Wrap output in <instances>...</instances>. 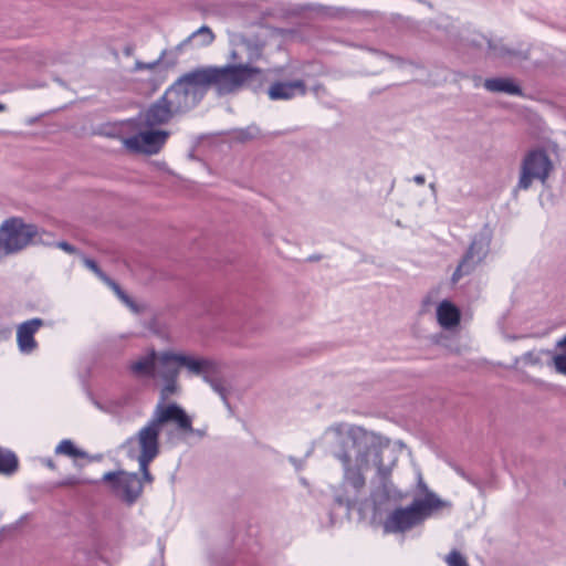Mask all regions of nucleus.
<instances>
[{"label":"nucleus","instance_id":"f257e3e1","mask_svg":"<svg viewBox=\"0 0 566 566\" xmlns=\"http://www.w3.org/2000/svg\"><path fill=\"white\" fill-rule=\"evenodd\" d=\"M342 449L336 453L344 469V484L359 494L366 485L364 471L369 458L379 455L376 438L361 428H352L342 440Z\"/></svg>","mask_w":566,"mask_h":566},{"label":"nucleus","instance_id":"6ab92c4d","mask_svg":"<svg viewBox=\"0 0 566 566\" xmlns=\"http://www.w3.org/2000/svg\"><path fill=\"white\" fill-rule=\"evenodd\" d=\"M55 452L57 454H63L69 458H72L74 460L87 458V453L85 451L76 448L75 444L69 439L62 440L57 444Z\"/></svg>","mask_w":566,"mask_h":566},{"label":"nucleus","instance_id":"393cba45","mask_svg":"<svg viewBox=\"0 0 566 566\" xmlns=\"http://www.w3.org/2000/svg\"><path fill=\"white\" fill-rule=\"evenodd\" d=\"M139 469L143 475V481L147 483H151L154 481V478L149 471V464L151 462L144 463V459H138Z\"/></svg>","mask_w":566,"mask_h":566},{"label":"nucleus","instance_id":"c756f323","mask_svg":"<svg viewBox=\"0 0 566 566\" xmlns=\"http://www.w3.org/2000/svg\"><path fill=\"white\" fill-rule=\"evenodd\" d=\"M413 179H415V181H416L418 185H423V184H424V181H426V179H424V177H423L422 175H417V176H415V178H413Z\"/></svg>","mask_w":566,"mask_h":566},{"label":"nucleus","instance_id":"f8f14e48","mask_svg":"<svg viewBox=\"0 0 566 566\" xmlns=\"http://www.w3.org/2000/svg\"><path fill=\"white\" fill-rule=\"evenodd\" d=\"M484 254L481 243L473 240L452 274V283H458L463 276L472 273L475 266L483 260Z\"/></svg>","mask_w":566,"mask_h":566},{"label":"nucleus","instance_id":"bb28decb","mask_svg":"<svg viewBox=\"0 0 566 566\" xmlns=\"http://www.w3.org/2000/svg\"><path fill=\"white\" fill-rule=\"evenodd\" d=\"M157 64H158V62L144 63V62L137 61L135 64V69L136 70H153Z\"/></svg>","mask_w":566,"mask_h":566},{"label":"nucleus","instance_id":"b1692460","mask_svg":"<svg viewBox=\"0 0 566 566\" xmlns=\"http://www.w3.org/2000/svg\"><path fill=\"white\" fill-rule=\"evenodd\" d=\"M553 366L559 374H566V354H558L553 356Z\"/></svg>","mask_w":566,"mask_h":566},{"label":"nucleus","instance_id":"cd10ccee","mask_svg":"<svg viewBox=\"0 0 566 566\" xmlns=\"http://www.w3.org/2000/svg\"><path fill=\"white\" fill-rule=\"evenodd\" d=\"M85 263H86V265H87L92 271H94L95 273H97V274L102 275V274H101V271H99V269H98V266H97V264H96V262H95V261H93V260H86V261H85Z\"/></svg>","mask_w":566,"mask_h":566},{"label":"nucleus","instance_id":"c85d7f7f","mask_svg":"<svg viewBox=\"0 0 566 566\" xmlns=\"http://www.w3.org/2000/svg\"><path fill=\"white\" fill-rule=\"evenodd\" d=\"M57 245L67 253H73L75 251V249L67 242H60Z\"/></svg>","mask_w":566,"mask_h":566},{"label":"nucleus","instance_id":"a878e982","mask_svg":"<svg viewBox=\"0 0 566 566\" xmlns=\"http://www.w3.org/2000/svg\"><path fill=\"white\" fill-rule=\"evenodd\" d=\"M111 285L113 286L116 294L120 297V300H123L127 305L133 306V303L129 300V297L119 289L117 284L112 282Z\"/></svg>","mask_w":566,"mask_h":566},{"label":"nucleus","instance_id":"412c9836","mask_svg":"<svg viewBox=\"0 0 566 566\" xmlns=\"http://www.w3.org/2000/svg\"><path fill=\"white\" fill-rule=\"evenodd\" d=\"M192 38H200V44L202 46H208L212 44L214 41V34L209 27H201L196 32L192 33Z\"/></svg>","mask_w":566,"mask_h":566},{"label":"nucleus","instance_id":"f03ea898","mask_svg":"<svg viewBox=\"0 0 566 566\" xmlns=\"http://www.w3.org/2000/svg\"><path fill=\"white\" fill-rule=\"evenodd\" d=\"M261 73V69L250 64L207 66L193 70L191 80L200 90L213 87L219 95H227L237 92Z\"/></svg>","mask_w":566,"mask_h":566},{"label":"nucleus","instance_id":"473e14b6","mask_svg":"<svg viewBox=\"0 0 566 566\" xmlns=\"http://www.w3.org/2000/svg\"><path fill=\"white\" fill-rule=\"evenodd\" d=\"M6 109V106L3 104H0V112H3Z\"/></svg>","mask_w":566,"mask_h":566},{"label":"nucleus","instance_id":"20e7f679","mask_svg":"<svg viewBox=\"0 0 566 566\" xmlns=\"http://www.w3.org/2000/svg\"><path fill=\"white\" fill-rule=\"evenodd\" d=\"M181 367L193 375H201L209 370L210 361L174 352L157 353L156 371L161 379L178 377Z\"/></svg>","mask_w":566,"mask_h":566},{"label":"nucleus","instance_id":"1a4fd4ad","mask_svg":"<svg viewBox=\"0 0 566 566\" xmlns=\"http://www.w3.org/2000/svg\"><path fill=\"white\" fill-rule=\"evenodd\" d=\"M168 137L167 130H146L126 138L124 143L132 151L154 155L160 151Z\"/></svg>","mask_w":566,"mask_h":566},{"label":"nucleus","instance_id":"9d476101","mask_svg":"<svg viewBox=\"0 0 566 566\" xmlns=\"http://www.w3.org/2000/svg\"><path fill=\"white\" fill-rule=\"evenodd\" d=\"M161 427L153 418L136 434L140 453L138 459H144V463L151 462L159 453V436Z\"/></svg>","mask_w":566,"mask_h":566},{"label":"nucleus","instance_id":"6e6552de","mask_svg":"<svg viewBox=\"0 0 566 566\" xmlns=\"http://www.w3.org/2000/svg\"><path fill=\"white\" fill-rule=\"evenodd\" d=\"M103 480L109 482L113 490L127 503L135 502L143 492V481L136 473L107 472Z\"/></svg>","mask_w":566,"mask_h":566},{"label":"nucleus","instance_id":"72a5a7b5","mask_svg":"<svg viewBox=\"0 0 566 566\" xmlns=\"http://www.w3.org/2000/svg\"><path fill=\"white\" fill-rule=\"evenodd\" d=\"M232 59H233V60H235V59H237V54H235V53H233V54H232Z\"/></svg>","mask_w":566,"mask_h":566},{"label":"nucleus","instance_id":"2eb2a0df","mask_svg":"<svg viewBox=\"0 0 566 566\" xmlns=\"http://www.w3.org/2000/svg\"><path fill=\"white\" fill-rule=\"evenodd\" d=\"M174 114L175 113L159 98L148 107V109L142 115V118L144 125L151 128L167 124Z\"/></svg>","mask_w":566,"mask_h":566},{"label":"nucleus","instance_id":"2f4dec72","mask_svg":"<svg viewBox=\"0 0 566 566\" xmlns=\"http://www.w3.org/2000/svg\"><path fill=\"white\" fill-rule=\"evenodd\" d=\"M557 345L559 347H564L566 346V336H564L563 338H560L558 342H557Z\"/></svg>","mask_w":566,"mask_h":566},{"label":"nucleus","instance_id":"aec40b11","mask_svg":"<svg viewBox=\"0 0 566 566\" xmlns=\"http://www.w3.org/2000/svg\"><path fill=\"white\" fill-rule=\"evenodd\" d=\"M18 458L13 452L0 450V474H12L18 470Z\"/></svg>","mask_w":566,"mask_h":566},{"label":"nucleus","instance_id":"9b49d317","mask_svg":"<svg viewBox=\"0 0 566 566\" xmlns=\"http://www.w3.org/2000/svg\"><path fill=\"white\" fill-rule=\"evenodd\" d=\"M163 427L164 423L175 422L184 431H192L190 417L176 403L158 406L153 417Z\"/></svg>","mask_w":566,"mask_h":566},{"label":"nucleus","instance_id":"4468645a","mask_svg":"<svg viewBox=\"0 0 566 566\" xmlns=\"http://www.w3.org/2000/svg\"><path fill=\"white\" fill-rule=\"evenodd\" d=\"M40 318H33L22 323L17 331L18 345L23 353H31L36 347L34 334L42 326Z\"/></svg>","mask_w":566,"mask_h":566},{"label":"nucleus","instance_id":"39448f33","mask_svg":"<svg viewBox=\"0 0 566 566\" xmlns=\"http://www.w3.org/2000/svg\"><path fill=\"white\" fill-rule=\"evenodd\" d=\"M552 170L553 163L545 150L541 148L530 150L522 161L517 188L526 190L534 180L544 184Z\"/></svg>","mask_w":566,"mask_h":566},{"label":"nucleus","instance_id":"4be33fe9","mask_svg":"<svg viewBox=\"0 0 566 566\" xmlns=\"http://www.w3.org/2000/svg\"><path fill=\"white\" fill-rule=\"evenodd\" d=\"M444 560L448 566H469L467 558L457 549L451 551Z\"/></svg>","mask_w":566,"mask_h":566},{"label":"nucleus","instance_id":"a211bd4d","mask_svg":"<svg viewBox=\"0 0 566 566\" xmlns=\"http://www.w3.org/2000/svg\"><path fill=\"white\" fill-rule=\"evenodd\" d=\"M484 87L490 92H503L510 95H521V87L510 78H488Z\"/></svg>","mask_w":566,"mask_h":566},{"label":"nucleus","instance_id":"423d86ee","mask_svg":"<svg viewBox=\"0 0 566 566\" xmlns=\"http://www.w3.org/2000/svg\"><path fill=\"white\" fill-rule=\"evenodd\" d=\"M35 234L34 226L25 224L19 219L8 220L0 228V251L17 252L27 247Z\"/></svg>","mask_w":566,"mask_h":566},{"label":"nucleus","instance_id":"7c9ffc66","mask_svg":"<svg viewBox=\"0 0 566 566\" xmlns=\"http://www.w3.org/2000/svg\"><path fill=\"white\" fill-rule=\"evenodd\" d=\"M261 56V50L256 49L253 56H250V61L258 60Z\"/></svg>","mask_w":566,"mask_h":566},{"label":"nucleus","instance_id":"0eeeda50","mask_svg":"<svg viewBox=\"0 0 566 566\" xmlns=\"http://www.w3.org/2000/svg\"><path fill=\"white\" fill-rule=\"evenodd\" d=\"M192 71L184 74L172 85H170L165 94L160 97L164 104L174 113H178L188 107L189 96L195 95L200 87L191 80Z\"/></svg>","mask_w":566,"mask_h":566},{"label":"nucleus","instance_id":"dca6fc26","mask_svg":"<svg viewBox=\"0 0 566 566\" xmlns=\"http://www.w3.org/2000/svg\"><path fill=\"white\" fill-rule=\"evenodd\" d=\"M439 324L444 328H451L460 323V311L449 301H442L437 308Z\"/></svg>","mask_w":566,"mask_h":566},{"label":"nucleus","instance_id":"7ed1b4c3","mask_svg":"<svg viewBox=\"0 0 566 566\" xmlns=\"http://www.w3.org/2000/svg\"><path fill=\"white\" fill-rule=\"evenodd\" d=\"M446 503L434 493L427 492L421 500H415L408 507L392 511L385 521L384 527L388 533H399L410 530L422 522L432 511L442 509Z\"/></svg>","mask_w":566,"mask_h":566},{"label":"nucleus","instance_id":"ddd939ff","mask_svg":"<svg viewBox=\"0 0 566 566\" xmlns=\"http://www.w3.org/2000/svg\"><path fill=\"white\" fill-rule=\"evenodd\" d=\"M306 91V84L303 80H295L291 82L277 81L271 84L268 94L272 101L291 99L297 95H305Z\"/></svg>","mask_w":566,"mask_h":566},{"label":"nucleus","instance_id":"5701e85b","mask_svg":"<svg viewBox=\"0 0 566 566\" xmlns=\"http://www.w3.org/2000/svg\"><path fill=\"white\" fill-rule=\"evenodd\" d=\"M177 378L178 377L163 379L165 381V386L161 389V398L163 399H167L170 395H174L177 392V390H178Z\"/></svg>","mask_w":566,"mask_h":566},{"label":"nucleus","instance_id":"f3484780","mask_svg":"<svg viewBox=\"0 0 566 566\" xmlns=\"http://www.w3.org/2000/svg\"><path fill=\"white\" fill-rule=\"evenodd\" d=\"M157 368V353L151 349L145 357L130 365V370L138 376L154 377Z\"/></svg>","mask_w":566,"mask_h":566}]
</instances>
